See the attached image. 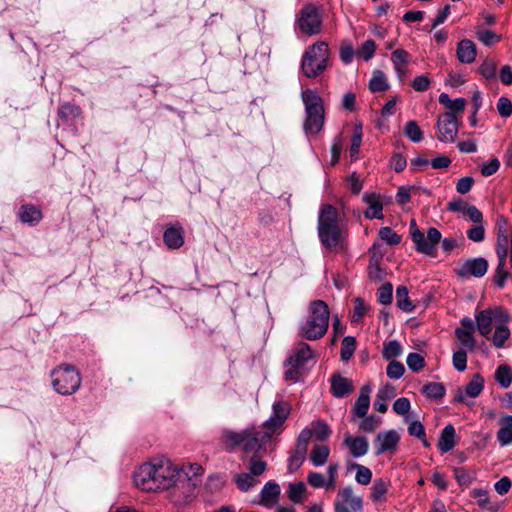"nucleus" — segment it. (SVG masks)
<instances>
[{"mask_svg": "<svg viewBox=\"0 0 512 512\" xmlns=\"http://www.w3.org/2000/svg\"><path fill=\"white\" fill-rule=\"evenodd\" d=\"M356 349V340L352 336H346L342 340L341 347V359L343 361H348L352 355L354 354Z\"/></svg>", "mask_w": 512, "mask_h": 512, "instance_id": "47", "label": "nucleus"}, {"mask_svg": "<svg viewBox=\"0 0 512 512\" xmlns=\"http://www.w3.org/2000/svg\"><path fill=\"white\" fill-rule=\"evenodd\" d=\"M351 468L356 469L355 480L357 483L361 485H367L370 483L372 479V472L368 467H365L357 463H353L351 465Z\"/></svg>", "mask_w": 512, "mask_h": 512, "instance_id": "44", "label": "nucleus"}, {"mask_svg": "<svg viewBox=\"0 0 512 512\" xmlns=\"http://www.w3.org/2000/svg\"><path fill=\"white\" fill-rule=\"evenodd\" d=\"M272 435L269 431L257 430L255 427H249L244 430L242 441V449L246 453L258 454L266 450V443L271 439Z\"/></svg>", "mask_w": 512, "mask_h": 512, "instance_id": "12", "label": "nucleus"}, {"mask_svg": "<svg viewBox=\"0 0 512 512\" xmlns=\"http://www.w3.org/2000/svg\"><path fill=\"white\" fill-rule=\"evenodd\" d=\"M290 410L291 407L287 402L283 400L274 402L272 406V414L269 419L264 422L263 429L269 431L271 435H273L276 431L281 429L290 414Z\"/></svg>", "mask_w": 512, "mask_h": 512, "instance_id": "14", "label": "nucleus"}, {"mask_svg": "<svg viewBox=\"0 0 512 512\" xmlns=\"http://www.w3.org/2000/svg\"><path fill=\"white\" fill-rule=\"evenodd\" d=\"M408 368L413 372H419L425 366V359L419 353H409L406 359Z\"/></svg>", "mask_w": 512, "mask_h": 512, "instance_id": "51", "label": "nucleus"}, {"mask_svg": "<svg viewBox=\"0 0 512 512\" xmlns=\"http://www.w3.org/2000/svg\"><path fill=\"white\" fill-rule=\"evenodd\" d=\"M500 429L497 432V440L501 446L512 444V415H507L499 420Z\"/></svg>", "mask_w": 512, "mask_h": 512, "instance_id": "28", "label": "nucleus"}, {"mask_svg": "<svg viewBox=\"0 0 512 512\" xmlns=\"http://www.w3.org/2000/svg\"><path fill=\"white\" fill-rule=\"evenodd\" d=\"M50 376L54 391L64 396L76 393L82 383L80 372L70 364L57 366L51 371Z\"/></svg>", "mask_w": 512, "mask_h": 512, "instance_id": "5", "label": "nucleus"}, {"mask_svg": "<svg viewBox=\"0 0 512 512\" xmlns=\"http://www.w3.org/2000/svg\"><path fill=\"white\" fill-rule=\"evenodd\" d=\"M247 468L249 473L257 479L266 471L267 463L258 454H253L248 461Z\"/></svg>", "mask_w": 512, "mask_h": 512, "instance_id": "37", "label": "nucleus"}, {"mask_svg": "<svg viewBox=\"0 0 512 512\" xmlns=\"http://www.w3.org/2000/svg\"><path fill=\"white\" fill-rule=\"evenodd\" d=\"M410 55L404 49H396L391 55V61L394 67L406 66L409 63Z\"/></svg>", "mask_w": 512, "mask_h": 512, "instance_id": "57", "label": "nucleus"}, {"mask_svg": "<svg viewBox=\"0 0 512 512\" xmlns=\"http://www.w3.org/2000/svg\"><path fill=\"white\" fill-rule=\"evenodd\" d=\"M400 440L399 434L395 430L380 432L374 440L375 454L394 453Z\"/></svg>", "mask_w": 512, "mask_h": 512, "instance_id": "17", "label": "nucleus"}, {"mask_svg": "<svg viewBox=\"0 0 512 512\" xmlns=\"http://www.w3.org/2000/svg\"><path fill=\"white\" fill-rule=\"evenodd\" d=\"M479 71L486 79H492L496 75V63L487 59L481 64Z\"/></svg>", "mask_w": 512, "mask_h": 512, "instance_id": "60", "label": "nucleus"}, {"mask_svg": "<svg viewBox=\"0 0 512 512\" xmlns=\"http://www.w3.org/2000/svg\"><path fill=\"white\" fill-rule=\"evenodd\" d=\"M331 435V429L323 420H314L311 424L305 427L299 434L298 439L308 446L311 438H316L319 441H324Z\"/></svg>", "mask_w": 512, "mask_h": 512, "instance_id": "16", "label": "nucleus"}, {"mask_svg": "<svg viewBox=\"0 0 512 512\" xmlns=\"http://www.w3.org/2000/svg\"><path fill=\"white\" fill-rule=\"evenodd\" d=\"M163 241L169 249H178L184 244V231L181 226L168 227L163 234Z\"/></svg>", "mask_w": 512, "mask_h": 512, "instance_id": "23", "label": "nucleus"}, {"mask_svg": "<svg viewBox=\"0 0 512 512\" xmlns=\"http://www.w3.org/2000/svg\"><path fill=\"white\" fill-rule=\"evenodd\" d=\"M368 311V306L361 298H356L354 300V309L353 314L351 316L352 322H358Z\"/></svg>", "mask_w": 512, "mask_h": 512, "instance_id": "56", "label": "nucleus"}, {"mask_svg": "<svg viewBox=\"0 0 512 512\" xmlns=\"http://www.w3.org/2000/svg\"><path fill=\"white\" fill-rule=\"evenodd\" d=\"M370 498L373 502L379 501L388 490V482L383 479H376L371 488Z\"/></svg>", "mask_w": 512, "mask_h": 512, "instance_id": "43", "label": "nucleus"}, {"mask_svg": "<svg viewBox=\"0 0 512 512\" xmlns=\"http://www.w3.org/2000/svg\"><path fill=\"white\" fill-rule=\"evenodd\" d=\"M179 473L181 481H178V485H184L187 482L189 486L196 487L200 483L198 477L203 473V468L197 463L190 464L187 468L183 467L179 470Z\"/></svg>", "mask_w": 512, "mask_h": 512, "instance_id": "25", "label": "nucleus"}, {"mask_svg": "<svg viewBox=\"0 0 512 512\" xmlns=\"http://www.w3.org/2000/svg\"><path fill=\"white\" fill-rule=\"evenodd\" d=\"M488 269V262L485 258H473L465 261L463 265L457 270V275L460 278L483 277Z\"/></svg>", "mask_w": 512, "mask_h": 512, "instance_id": "18", "label": "nucleus"}, {"mask_svg": "<svg viewBox=\"0 0 512 512\" xmlns=\"http://www.w3.org/2000/svg\"><path fill=\"white\" fill-rule=\"evenodd\" d=\"M484 388V379L480 374H475L471 381L465 387V393L471 398H475Z\"/></svg>", "mask_w": 512, "mask_h": 512, "instance_id": "39", "label": "nucleus"}, {"mask_svg": "<svg viewBox=\"0 0 512 512\" xmlns=\"http://www.w3.org/2000/svg\"><path fill=\"white\" fill-rule=\"evenodd\" d=\"M496 255L498 258V265L494 276V282L497 286L503 287L506 280L510 277V273L506 270V259L508 256V239L511 233H496Z\"/></svg>", "mask_w": 512, "mask_h": 512, "instance_id": "11", "label": "nucleus"}, {"mask_svg": "<svg viewBox=\"0 0 512 512\" xmlns=\"http://www.w3.org/2000/svg\"><path fill=\"white\" fill-rule=\"evenodd\" d=\"M454 368L460 372L464 371L467 367V352L464 349H459L453 354Z\"/></svg>", "mask_w": 512, "mask_h": 512, "instance_id": "58", "label": "nucleus"}, {"mask_svg": "<svg viewBox=\"0 0 512 512\" xmlns=\"http://www.w3.org/2000/svg\"><path fill=\"white\" fill-rule=\"evenodd\" d=\"M495 380L502 388H508L512 384V370L508 365H500L495 372Z\"/></svg>", "mask_w": 512, "mask_h": 512, "instance_id": "38", "label": "nucleus"}, {"mask_svg": "<svg viewBox=\"0 0 512 512\" xmlns=\"http://www.w3.org/2000/svg\"><path fill=\"white\" fill-rule=\"evenodd\" d=\"M378 235L381 240L391 246L397 245L401 242V236L393 231L390 227H382L379 230Z\"/></svg>", "mask_w": 512, "mask_h": 512, "instance_id": "49", "label": "nucleus"}, {"mask_svg": "<svg viewBox=\"0 0 512 512\" xmlns=\"http://www.w3.org/2000/svg\"><path fill=\"white\" fill-rule=\"evenodd\" d=\"M397 306L405 311L412 312L414 305L409 300L408 289L405 286H398L396 290Z\"/></svg>", "mask_w": 512, "mask_h": 512, "instance_id": "40", "label": "nucleus"}, {"mask_svg": "<svg viewBox=\"0 0 512 512\" xmlns=\"http://www.w3.org/2000/svg\"><path fill=\"white\" fill-rule=\"evenodd\" d=\"M353 391V382L341 375L331 377V392L337 398H342Z\"/></svg>", "mask_w": 512, "mask_h": 512, "instance_id": "24", "label": "nucleus"}, {"mask_svg": "<svg viewBox=\"0 0 512 512\" xmlns=\"http://www.w3.org/2000/svg\"><path fill=\"white\" fill-rule=\"evenodd\" d=\"M390 165L395 170V172L399 173V172H402L406 168L407 161H406V158L402 154L395 153V154H393V156L390 160Z\"/></svg>", "mask_w": 512, "mask_h": 512, "instance_id": "64", "label": "nucleus"}, {"mask_svg": "<svg viewBox=\"0 0 512 512\" xmlns=\"http://www.w3.org/2000/svg\"><path fill=\"white\" fill-rule=\"evenodd\" d=\"M410 407V401L405 397L398 398L393 404V410L398 415L407 414L410 410Z\"/></svg>", "mask_w": 512, "mask_h": 512, "instance_id": "63", "label": "nucleus"}, {"mask_svg": "<svg viewBox=\"0 0 512 512\" xmlns=\"http://www.w3.org/2000/svg\"><path fill=\"white\" fill-rule=\"evenodd\" d=\"M438 140L441 142H454L458 134V120L452 113H444L437 121Z\"/></svg>", "mask_w": 512, "mask_h": 512, "instance_id": "15", "label": "nucleus"}, {"mask_svg": "<svg viewBox=\"0 0 512 512\" xmlns=\"http://www.w3.org/2000/svg\"><path fill=\"white\" fill-rule=\"evenodd\" d=\"M497 111L502 117L512 115V102L507 97H500L497 103Z\"/></svg>", "mask_w": 512, "mask_h": 512, "instance_id": "62", "label": "nucleus"}, {"mask_svg": "<svg viewBox=\"0 0 512 512\" xmlns=\"http://www.w3.org/2000/svg\"><path fill=\"white\" fill-rule=\"evenodd\" d=\"M234 482L239 490L247 492L255 487L259 481L249 472L238 473L234 476Z\"/></svg>", "mask_w": 512, "mask_h": 512, "instance_id": "34", "label": "nucleus"}, {"mask_svg": "<svg viewBox=\"0 0 512 512\" xmlns=\"http://www.w3.org/2000/svg\"><path fill=\"white\" fill-rule=\"evenodd\" d=\"M404 133L412 142H420L423 138V132L416 121L410 120L405 124Z\"/></svg>", "mask_w": 512, "mask_h": 512, "instance_id": "41", "label": "nucleus"}, {"mask_svg": "<svg viewBox=\"0 0 512 512\" xmlns=\"http://www.w3.org/2000/svg\"><path fill=\"white\" fill-rule=\"evenodd\" d=\"M508 322H499L495 326V331L492 336V343L497 348H502L505 341L510 337V329L507 326Z\"/></svg>", "mask_w": 512, "mask_h": 512, "instance_id": "33", "label": "nucleus"}, {"mask_svg": "<svg viewBox=\"0 0 512 512\" xmlns=\"http://www.w3.org/2000/svg\"><path fill=\"white\" fill-rule=\"evenodd\" d=\"M370 392L371 387L369 385H364L361 388L359 397L353 407V412L357 417L362 418L366 416L370 405Z\"/></svg>", "mask_w": 512, "mask_h": 512, "instance_id": "27", "label": "nucleus"}, {"mask_svg": "<svg viewBox=\"0 0 512 512\" xmlns=\"http://www.w3.org/2000/svg\"><path fill=\"white\" fill-rule=\"evenodd\" d=\"M376 50V44L373 40H366L358 50V55L365 61L373 58Z\"/></svg>", "mask_w": 512, "mask_h": 512, "instance_id": "54", "label": "nucleus"}, {"mask_svg": "<svg viewBox=\"0 0 512 512\" xmlns=\"http://www.w3.org/2000/svg\"><path fill=\"white\" fill-rule=\"evenodd\" d=\"M471 496L477 500V504H478L479 507H481L483 509H488V510L493 511V512L496 511L495 507L489 506L490 498H489V494H488V492L486 490H484V489H473L471 491Z\"/></svg>", "mask_w": 512, "mask_h": 512, "instance_id": "45", "label": "nucleus"}, {"mask_svg": "<svg viewBox=\"0 0 512 512\" xmlns=\"http://www.w3.org/2000/svg\"><path fill=\"white\" fill-rule=\"evenodd\" d=\"M334 509L335 512H363V499L351 486H346L338 490Z\"/></svg>", "mask_w": 512, "mask_h": 512, "instance_id": "13", "label": "nucleus"}, {"mask_svg": "<svg viewBox=\"0 0 512 512\" xmlns=\"http://www.w3.org/2000/svg\"><path fill=\"white\" fill-rule=\"evenodd\" d=\"M389 88L385 74L381 70H376L369 81V89L372 92H382Z\"/></svg>", "mask_w": 512, "mask_h": 512, "instance_id": "35", "label": "nucleus"}, {"mask_svg": "<svg viewBox=\"0 0 512 512\" xmlns=\"http://www.w3.org/2000/svg\"><path fill=\"white\" fill-rule=\"evenodd\" d=\"M330 448L327 445L315 444L310 452V460L315 467L324 465L329 457Z\"/></svg>", "mask_w": 512, "mask_h": 512, "instance_id": "32", "label": "nucleus"}, {"mask_svg": "<svg viewBox=\"0 0 512 512\" xmlns=\"http://www.w3.org/2000/svg\"><path fill=\"white\" fill-rule=\"evenodd\" d=\"M511 317L506 309L501 306L490 307L475 313V329L482 336H488L492 332L493 324L496 326L499 322H510Z\"/></svg>", "mask_w": 512, "mask_h": 512, "instance_id": "10", "label": "nucleus"}, {"mask_svg": "<svg viewBox=\"0 0 512 512\" xmlns=\"http://www.w3.org/2000/svg\"><path fill=\"white\" fill-rule=\"evenodd\" d=\"M474 331L475 323L469 317H464L461 320V326L455 329V335L461 345L471 351L474 350L476 346V341L473 337Z\"/></svg>", "mask_w": 512, "mask_h": 512, "instance_id": "19", "label": "nucleus"}, {"mask_svg": "<svg viewBox=\"0 0 512 512\" xmlns=\"http://www.w3.org/2000/svg\"><path fill=\"white\" fill-rule=\"evenodd\" d=\"M455 478L460 486L468 487L475 478L473 472L468 471L464 468H455Z\"/></svg>", "mask_w": 512, "mask_h": 512, "instance_id": "52", "label": "nucleus"}, {"mask_svg": "<svg viewBox=\"0 0 512 512\" xmlns=\"http://www.w3.org/2000/svg\"><path fill=\"white\" fill-rule=\"evenodd\" d=\"M19 218L23 223L33 226L42 219V212L34 205H22L19 210Z\"/></svg>", "mask_w": 512, "mask_h": 512, "instance_id": "29", "label": "nucleus"}, {"mask_svg": "<svg viewBox=\"0 0 512 512\" xmlns=\"http://www.w3.org/2000/svg\"><path fill=\"white\" fill-rule=\"evenodd\" d=\"M307 450H308V446L306 444L302 443L297 438L296 448H295L293 454L289 458L288 469L290 472H295L296 470H298L300 468V466L302 465V463L304 462V460L306 458Z\"/></svg>", "mask_w": 512, "mask_h": 512, "instance_id": "30", "label": "nucleus"}, {"mask_svg": "<svg viewBox=\"0 0 512 512\" xmlns=\"http://www.w3.org/2000/svg\"><path fill=\"white\" fill-rule=\"evenodd\" d=\"M409 232L416 251L429 256L435 255L436 246L442 238L438 229L430 227L425 235L417 226L416 221L412 219L409 225Z\"/></svg>", "mask_w": 512, "mask_h": 512, "instance_id": "9", "label": "nucleus"}, {"mask_svg": "<svg viewBox=\"0 0 512 512\" xmlns=\"http://www.w3.org/2000/svg\"><path fill=\"white\" fill-rule=\"evenodd\" d=\"M323 29V17L319 8L306 3L296 15L295 30L307 37L318 35Z\"/></svg>", "mask_w": 512, "mask_h": 512, "instance_id": "7", "label": "nucleus"}, {"mask_svg": "<svg viewBox=\"0 0 512 512\" xmlns=\"http://www.w3.org/2000/svg\"><path fill=\"white\" fill-rule=\"evenodd\" d=\"M318 236L323 246L332 249L341 243L338 211L330 204H323L318 216Z\"/></svg>", "mask_w": 512, "mask_h": 512, "instance_id": "3", "label": "nucleus"}, {"mask_svg": "<svg viewBox=\"0 0 512 512\" xmlns=\"http://www.w3.org/2000/svg\"><path fill=\"white\" fill-rule=\"evenodd\" d=\"M135 485L143 491L169 489L178 485L181 474L167 458H156L141 465L133 475Z\"/></svg>", "mask_w": 512, "mask_h": 512, "instance_id": "1", "label": "nucleus"}, {"mask_svg": "<svg viewBox=\"0 0 512 512\" xmlns=\"http://www.w3.org/2000/svg\"><path fill=\"white\" fill-rule=\"evenodd\" d=\"M402 354V346L397 340H391L384 345L383 357L386 360L396 358Z\"/></svg>", "mask_w": 512, "mask_h": 512, "instance_id": "48", "label": "nucleus"}, {"mask_svg": "<svg viewBox=\"0 0 512 512\" xmlns=\"http://www.w3.org/2000/svg\"><path fill=\"white\" fill-rule=\"evenodd\" d=\"M305 491L306 487L303 482L292 483L289 485L288 497L292 502L300 503Z\"/></svg>", "mask_w": 512, "mask_h": 512, "instance_id": "50", "label": "nucleus"}, {"mask_svg": "<svg viewBox=\"0 0 512 512\" xmlns=\"http://www.w3.org/2000/svg\"><path fill=\"white\" fill-rule=\"evenodd\" d=\"M364 202L368 205V209L364 212V215L367 219H382L383 213V204L381 201V197L378 194H364L363 196Z\"/></svg>", "mask_w": 512, "mask_h": 512, "instance_id": "21", "label": "nucleus"}, {"mask_svg": "<svg viewBox=\"0 0 512 512\" xmlns=\"http://www.w3.org/2000/svg\"><path fill=\"white\" fill-rule=\"evenodd\" d=\"M280 496V486L273 481L267 482L260 492V505L272 508L277 502Z\"/></svg>", "mask_w": 512, "mask_h": 512, "instance_id": "20", "label": "nucleus"}, {"mask_svg": "<svg viewBox=\"0 0 512 512\" xmlns=\"http://www.w3.org/2000/svg\"><path fill=\"white\" fill-rule=\"evenodd\" d=\"M405 367L401 362L392 360L386 368L387 376L391 379H399L403 376Z\"/></svg>", "mask_w": 512, "mask_h": 512, "instance_id": "55", "label": "nucleus"}, {"mask_svg": "<svg viewBox=\"0 0 512 512\" xmlns=\"http://www.w3.org/2000/svg\"><path fill=\"white\" fill-rule=\"evenodd\" d=\"M244 430L241 432L224 429L221 433V440L224 444L231 448L242 445Z\"/></svg>", "mask_w": 512, "mask_h": 512, "instance_id": "36", "label": "nucleus"}, {"mask_svg": "<svg viewBox=\"0 0 512 512\" xmlns=\"http://www.w3.org/2000/svg\"><path fill=\"white\" fill-rule=\"evenodd\" d=\"M81 110L78 106L70 103H64L59 107L58 115L61 119L68 121L79 117Z\"/></svg>", "mask_w": 512, "mask_h": 512, "instance_id": "42", "label": "nucleus"}, {"mask_svg": "<svg viewBox=\"0 0 512 512\" xmlns=\"http://www.w3.org/2000/svg\"><path fill=\"white\" fill-rule=\"evenodd\" d=\"M423 393L433 399H441L445 395V388L441 383L432 382L423 387Z\"/></svg>", "mask_w": 512, "mask_h": 512, "instance_id": "46", "label": "nucleus"}, {"mask_svg": "<svg viewBox=\"0 0 512 512\" xmlns=\"http://www.w3.org/2000/svg\"><path fill=\"white\" fill-rule=\"evenodd\" d=\"M455 428L452 424H448L444 427L441 432L440 439L438 442V449L442 453L449 452L455 446Z\"/></svg>", "mask_w": 512, "mask_h": 512, "instance_id": "31", "label": "nucleus"}, {"mask_svg": "<svg viewBox=\"0 0 512 512\" xmlns=\"http://www.w3.org/2000/svg\"><path fill=\"white\" fill-rule=\"evenodd\" d=\"M302 100L306 111L304 130L307 134H317L324 125L322 99L315 91L307 89L302 92Z\"/></svg>", "mask_w": 512, "mask_h": 512, "instance_id": "6", "label": "nucleus"}, {"mask_svg": "<svg viewBox=\"0 0 512 512\" xmlns=\"http://www.w3.org/2000/svg\"><path fill=\"white\" fill-rule=\"evenodd\" d=\"M476 46L468 39L459 42L457 47V58L461 63L470 64L476 58Z\"/></svg>", "mask_w": 512, "mask_h": 512, "instance_id": "26", "label": "nucleus"}, {"mask_svg": "<svg viewBox=\"0 0 512 512\" xmlns=\"http://www.w3.org/2000/svg\"><path fill=\"white\" fill-rule=\"evenodd\" d=\"M330 51L325 41L310 45L304 52L301 69L308 78H315L328 67Z\"/></svg>", "mask_w": 512, "mask_h": 512, "instance_id": "4", "label": "nucleus"}, {"mask_svg": "<svg viewBox=\"0 0 512 512\" xmlns=\"http://www.w3.org/2000/svg\"><path fill=\"white\" fill-rule=\"evenodd\" d=\"M312 357L313 352L311 347L304 342L298 343L285 362V365L287 366L285 379L292 383L298 382L302 376L304 365Z\"/></svg>", "mask_w": 512, "mask_h": 512, "instance_id": "8", "label": "nucleus"}, {"mask_svg": "<svg viewBox=\"0 0 512 512\" xmlns=\"http://www.w3.org/2000/svg\"><path fill=\"white\" fill-rule=\"evenodd\" d=\"M339 56L344 64H350L354 57V49L349 42H344L340 47Z\"/></svg>", "mask_w": 512, "mask_h": 512, "instance_id": "61", "label": "nucleus"}, {"mask_svg": "<svg viewBox=\"0 0 512 512\" xmlns=\"http://www.w3.org/2000/svg\"><path fill=\"white\" fill-rule=\"evenodd\" d=\"M344 445L349 448L351 455L355 458L364 456L369 448L368 440L365 437H352L350 434L345 436Z\"/></svg>", "mask_w": 512, "mask_h": 512, "instance_id": "22", "label": "nucleus"}, {"mask_svg": "<svg viewBox=\"0 0 512 512\" xmlns=\"http://www.w3.org/2000/svg\"><path fill=\"white\" fill-rule=\"evenodd\" d=\"M329 308L322 300H314L310 303L309 316L300 327L301 337L314 341L322 338L329 326Z\"/></svg>", "mask_w": 512, "mask_h": 512, "instance_id": "2", "label": "nucleus"}, {"mask_svg": "<svg viewBox=\"0 0 512 512\" xmlns=\"http://www.w3.org/2000/svg\"><path fill=\"white\" fill-rule=\"evenodd\" d=\"M467 237L473 242H481L485 238V229L482 223L476 224L467 231Z\"/></svg>", "mask_w": 512, "mask_h": 512, "instance_id": "59", "label": "nucleus"}, {"mask_svg": "<svg viewBox=\"0 0 512 512\" xmlns=\"http://www.w3.org/2000/svg\"><path fill=\"white\" fill-rule=\"evenodd\" d=\"M393 285L389 282L384 283L378 289V301L383 305H388L392 302Z\"/></svg>", "mask_w": 512, "mask_h": 512, "instance_id": "53", "label": "nucleus"}]
</instances>
